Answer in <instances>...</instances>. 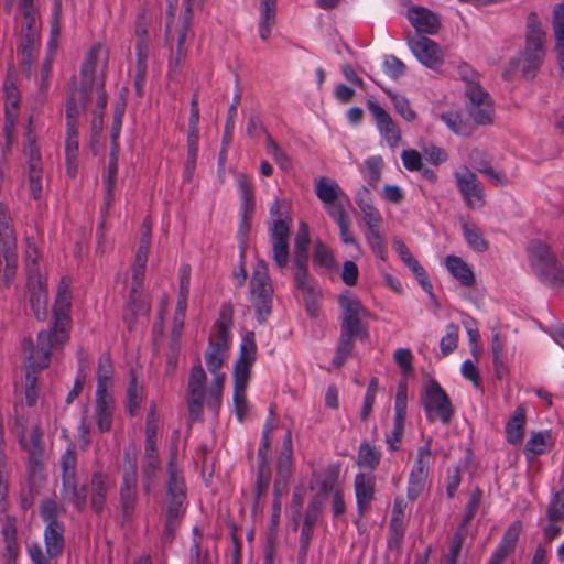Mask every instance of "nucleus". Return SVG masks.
Listing matches in <instances>:
<instances>
[{"label": "nucleus", "instance_id": "nucleus-62", "mask_svg": "<svg viewBox=\"0 0 564 564\" xmlns=\"http://www.w3.org/2000/svg\"><path fill=\"white\" fill-rule=\"evenodd\" d=\"M405 533L404 521L399 518H391L389 524V540L388 545L390 549L399 547Z\"/></svg>", "mask_w": 564, "mask_h": 564}, {"label": "nucleus", "instance_id": "nucleus-51", "mask_svg": "<svg viewBox=\"0 0 564 564\" xmlns=\"http://www.w3.org/2000/svg\"><path fill=\"white\" fill-rule=\"evenodd\" d=\"M406 413L394 412L392 431L386 436V442L390 451H397L404 433V422Z\"/></svg>", "mask_w": 564, "mask_h": 564}, {"label": "nucleus", "instance_id": "nucleus-20", "mask_svg": "<svg viewBox=\"0 0 564 564\" xmlns=\"http://www.w3.org/2000/svg\"><path fill=\"white\" fill-rule=\"evenodd\" d=\"M28 279V289L30 293V304L37 319H45L47 316V289L46 279L37 276L35 271Z\"/></svg>", "mask_w": 564, "mask_h": 564}, {"label": "nucleus", "instance_id": "nucleus-8", "mask_svg": "<svg viewBox=\"0 0 564 564\" xmlns=\"http://www.w3.org/2000/svg\"><path fill=\"white\" fill-rule=\"evenodd\" d=\"M257 345L254 334L248 333L241 341L238 359L234 369V403L237 417L243 420L247 412L246 388L251 368L256 361Z\"/></svg>", "mask_w": 564, "mask_h": 564}, {"label": "nucleus", "instance_id": "nucleus-32", "mask_svg": "<svg viewBox=\"0 0 564 564\" xmlns=\"http://www.w3.org/2000/svg\"><path fill=\"white\" fill-rule=\"evenodd\" d=\"M113 402L109 394H96V422L100 432H109L112 426Z\"/></svg>", "mask_w": 564, "mask_h": 564}, {"label": "nucleus", "instance_id": "nucleus-64", "mask_svg": "<svg viewBox=\"0 0 564 564\" xmlns=\"http://www.w3.org/2000/svg\"><path fill=\"white\" fill-rule=\"evenodd\" d=\"M127 308L133 316L145 314L150 310L149 304L142 300L141 292L137 288H131Z\"/></svg>", "mask_w": 564, "mask_h": 564}, {"label": "nucleus", "instance_id": "nucleus-31", "mask_svg": "<svg viewBox=\"0 0 564 564\" xmlns=\"http://www.w3.org/2000/svg\"><path fill=\"white\" fill-rule=\"evenodd\" d=\"M445 267L462 285L471 286L475 284V274L462 258L457 256H447L445 258Z\"/></svg>", "mask_w": 564, "mask_h": 564}, {"label": "nucleus", "instance_id": "nucleus-59", "mask_svg": "<svg viewBox=\"0 0 564 564\" xmlns=\"http://www.w3.org/2000/svg\"><path fill=\"white\" fill-rule=\"evenodd\" d=\"M62 480L77 477V455L73 448H67L61 460Z\"/></svg>", "mask_w": 564, "mask_h": 564}, {"label": "nucleus", "instance_id": "nucleus-13", "mask_svg": "<svg viewBox=\"0 0 564 564\" xmlns=\"http://www.w3.org/2000/svg\"><path fill=\"white\" fill-rule=\"evenodd\" d=\"M189 14H185L181 25L172 28L166 24V44L171 48L169 58V76L175 78L183 67L187 57V46L185 45L191 26Z\"/></svg>", "mask_w": 564, "mask_h": 564}, {"label": "nucleus", "instance_id": "nucleus-14", "mask_svg": "<svg viewBox=\"0 0 564 564\" xmlns=\"http://www.w3.org/2000/svg\"><path fill=\"white\" fill-rule=\"evenodd\" d=\"M466 108L475 123L491 124L495 118V107L489 94L477 83L468 82L465 88Z\"/></svg>", "mask_w": 564, "mask_h": 564}, {"label": "nucleus", "instance_id": "nucleus-61", "mask_svg": "<svg viewBox=\"0 0 564 564\" xmlns=\"http://www.w3.org/2000/svg\"><path fill=\"white\" fill-rule=\"evenodd\" d=\"M270 482H271V469L259 467L256 486H254L256 505H258L260 502V499L267 495Z\"/></svg>", "mask_w": 564, "mask_h": 564}, {"label": "nucleus", "instance_id": "nucleus-50", "mask_svg": "<svg viewBox=\"0 0 564 564\" xmlns=\"http://www.w3.org/2000/svg\"><path fill=\"white\" fill-rule=\"evenodd\" d=\"M20 11L24 18V26L22 32H40V23L37 21V12L33 0H21Z\"/></svg>", "mask_w": 564, "mask_h": 564}, {"label": "nucleus", "instance_id": "nucleus-26", "mask_svg": "<svg viewBox=\"0 0 564 564\" xmlns=\"http://www.w3.org/2000/svg\"><path fill=\"white\" fill-rule=\"evenodd\" d=\"M62 499L72 503L78 511H84L87 502V489L78 485V478H68L62 480Z\"/></svg>", "mask_w": 564, "mask_h": 564}, {"label": "nucleus", "instance_id": "nucleus-2", "mask_svg": "<svg viewBox=\"0 0 564 564\" xmlns=\"http://www.w3.org/2000/svg\"><path fill=\"white\" fill-rule=\"evenodd\" d=\"M70 280L63 276L57 288V294L53 307V327L48 330L40 332L36 346L32 339L23 340V351L26 359L28 372L25 376V388L36 389L37 378L35 373L48 367L52 349L64 345L69 339L72 306Z\"/></svg>", "mask_w": 564, "mask_h": 564}, {"label": "nucleus", "instance_id": "nucleus-18", "mask_svg": "<svg viewBox=\"0 0 564 564\" xmlns=\"http://www.w3.org/2000/svg\"><path fill=\"white\" fill-rule=\"evenodd\" d=\"M314 187L317 198L323 203L328 215L329 210L333 208H336L337 206H344L341 199L348 200L347 195L338 185V183L326 176H321L317 178L315 181Z\"/></svg>", "mask_w": 564, "mask_h": 564}, {"label": "nucleus", "instance_id": "nucleus-21", "mask_svg": "<svg viewBox=\"0 0 564 564\" xmlns=\"http://www.w3.org/2000/svg\"><path fill=\"white\" fill-rule=\"evenodd\" d=\"M111 484L109 477L104 471H94L89 482V501L91 509L100 514L106 507L108 492Z\"/></svg>", "mask_w": 564, "mask_h": 564}, {"label": "nucleus", "instance_id": "nucleus-33", "mask_svg": "<svg viewBox=\"0 0 564 564\" xmlns=\"http://www.w3.org/2000/svg\"><path fill=\"white\" fill-rule=\"evenodd\" d=\"M553 30L555 36V51L562 73H564V4H556L553 11Z\"/></svg>", "mask_w": 564, "mask_h": 564}, {"label": "nucleus", "instance_id": "nucleus-44", "mask_svg": "<svg viewBox=\"0 0 564 564\" xmlns=\"http://www.w3.org/2000/svg\"><path fill=\"white\" fill-rule=\"evenodd\" d=\"M464 238L467 245L478 252H485L488 249V242L485 240L480 229L474 224L464 223L462 225Z\"/></svg>", "mask_w": 564, "mask_h": 564}, {"label": "nucleus", "instance_id": "nucleus-60", "mask_svg": "<svg viewBox=\"0 0 564 564\" xmlns=\"http://www.w3.org/2000/svg\"><path fill=\"white\" fill-rule=\"evenodd\" d=\"M459 328L451 323L446 326V334L442 337L440 347L444 356L452 354L457 348Z\"/></svg>", "mask_w": 564, "mask_h": 564}, {"label": "nucleus", "instance_id": "nucleus-38", "mask_svg": "<svg viewBox=\"0 0 564 564\" xmlns=\"http://www.w3.org/2000/svg\"><path fill=\"white\" fill-rule=\"evenodd\" d=\"M128 411L130 415H137L143 400V387L138 382L135 370L130 371V381L127 390Z\"/></svg>", "mask_w": 564, "mask_h": 564}, {"label": "nucleus", "instance_id": "nucleus-28", "mask_svg": "<svg viewBox=\"0 0 564 564\" xmlns=\"http://www.w3.org/2000/svg\"><path fill=\"white\" fill-rule=\"evenodd\" d=\"M278 0H260L259 35L265 41L276 23Z\"/></svg>", "mask_w": 564, "mask_h": 564}, {"label": "nucleus", "instance_id": "nucleus-37", "mask_svg": "<svg viewBox=\"0 0 564 564\" xmlns=\"http://www.w3.org/2000/svg\"><path fill=\"white\" fill-rule=\"evenodd\" d=\"M525 412L522 408H518L506 425L507 440L511 444L522 441L524 434Z\"/></svg>", "mask_w": 564, "mask_h": 564}, {"label": "nucleus", "instance_id": "nucleus-7", "mask_svg": "<svg viewBox=\"0 0 564 564\" xmlns=\"http://www.w3.org/2000/svg\"><path fill=\"white\" fill-rule=\"evenodd\" d=\"M271 223L269 238L272 258L278 269L284 270L289 263L290 207L285 200L275 198L270 207Z\"/></svg>", "mask_w": 564, "mask_h": 564}, {"label": "nucleus", "instance_id": "nucleus-30", "mask_svg": "<svg viewBox=\"0 0 564 564\" xmlns=\"http://www.w3.org/2000/svg\"><path fill=\"white\" fill-rule=\"evenodd\" d=\"M166 488L169 498L186 499V485L174 456L171 457L167 464Z\"/></svg>", "mask_w": 564, "mask_h": 564}, {"label": "nucleus", "instance_id": "nucleus-25", "mask_svg": "<svg viewBox=\"0 0 564 564\" xmlns=\"http://www.w3.org/2000/svg\"><path fill=\"white\" fill-rule=\"evenodd\" d=\"M28 175L32 196L39 199L42 193L43 166L35 142H31L29 145Z\"/></svg>", "mask_w": 564, "mask_h": 564}, {"label": "nucleus", "instance_id": "nucleus-4", "mask_svg": "<svg viewBox=\"0 0 564 564\" xmlns=\"http://www.w3.org/2000/svg\"><path fill=\"white\" fill-rule=\"evenodd\" d=\"M339 304L343 308L340 338L333 360L337 368L341 367L351 354L355 339L368 337L366 328L361 325V318L367 315V311L360 301L351 292L346 291L340 295Z\"/></svg>", "mask_w": 564, "mask_h": 564}, {"label": "nucleus", "instance_id": "nucleus-1", "mask_svg": "<svg viewBox=\"0 0 564 564\" xmlns=\"http://www.w3.org/2000/svg\"><path fill=\"white\" fill-rule=\"evenodd\" d=\"M231 322L220 318L215 323L214 333L209 338L206 351V365L213 375L212 386L206 391L207 376L200 364L191 369L187 383V408L191 420L197 421L202 417L203 406L206 402L212 410H217L221 402L226 375L220 371L226 352L229 347V329Z\"/></svg>", "mask_w": 564, "mask_h": 564}, {"label": "nucleus", "instance_id": "nucleus-10", "mask_svg": "<svg viewBox=\"0 0 564 564\" xmlns=\"http://www.w3.org/2000/svg\"><path fill=\"white\" fill-rule=\"evenodd\" d=\"M421 404L427 421L431 423L440 421L442 424L446 425L454 416L452 401L435 379L431 378L424 382Z\"/></svg>", "mask_w": 564, "mask_h": 564}, {"label": "nucleus", "instance_id": "nucleus-40", "mask_svg": "<svg viewBox=\"0 0 564 564\" xmlns=\"http://www.w3.org/2000/svg\"><path fill=\"white\" fill-rule=\"evenodd\" d=\"M308 262H302V260L293 261L294 268V283L297 290L302 294H313L315 289H318L316 284L308 276Z\"/></svg>", "mask_w": 564, "mask_h": 564}, {"label": "nucleus", "instance_id": "nucleus-43", "mask_svg": "<svg viewBox=\"0 0 564 564\" xmlns=\"http://www.w3.org/2000/svg\"><path fill=\"white\" fill-rule=\"evenodd\" d=\"M381 460V453L367 442L360 444L358 451V465L375 470Z\"/></svg>", "mask_w": 564, "mask_h": 564}, {"label": "nucleus", "instance_id": "nucleus-11", "mask_svg": "<svg viewBox=\"0 0 564 564\" xmlns=\"http://www.w3.org/2000/svg\"><path fill=\"white\" fill-rule=\"evenodd\" d=\"M138 492V464L135 456L126 455L122 478L119 487L118 506L124 522H130L137 512Z\"/></svg>", "mask_w": 564, "mask_h": 564}, {"label": "nucleus", "instance_id": "nucleus-5", "mask_svg": "<svg viewBox=\"0 0 564 564\" xmlns=\"http://www.w3.org/2000/svg\"><path fill=\"white\" fill-rule=\"evenodd\" d=\"M545 42L546 34L538 20V15L531 12L527 22L524 48L519 57L510 61V67L519 69L525 79H533L546 55Z\"/></svg>", "mask_w": 564, "mask_h": 564}, {"label": "nucleus", "instance_id": "nucleus-52", "mask_svg": "<svg viewBox=\"0 0 564 564\" xmlns=\"http://www.w3.org/2000/svg\"><path fill=\"white\" fill-rule=\"evenodd\" d=\"M365 238L373 254L381 260H386L387 246L380 228L366 230Z\"/></svg>", "mask_w": 564, "mask_h": 564}, {"label": "nucleus", "instance_id": "nucleus-17", "mask_svg": "<svg viewBox=\"0 0 564 564\" xmlns=\"http://www.w3.org/2000/svg\"><path fill=\"white\" fill-rule=\"evenodd\" d=\"M367 108L372 115L381 137L391 148H395L401 140V131L391 116L375 100H367Z\"/></svg>", "mask_w": 564, "mask_h": 564}, {"label": "nucleus", "instance_id": "nucleus-49", "mask_svg": "<svg viewBox=\"0 0 564 564\" xmlns=\"http://www.w3.org/2000/svg\"><path fill=\"white\" fill-rule=\"evenodd\" d=\"M292 468V437L289 431L285 436L283 449L278 460V476L280 478H288Z\"/></svg>", "mask_w": 564, "mask_h": 564}, {"label": "nucleus", "instance_id": "nucleus-47", "mask_svg": "<svg viewBox=\"0 0 564 564\" xmlns=\"http://www.w3.org/2000/svg\"><path fill=\"white\" fill-rule=\"evenodd\" d=\"M441 120L452 130L459 135H470L473 127L470 123L462 119V116L456 111H447L441 115Z\"/></svg>", "mask_w": 564, "mask_h": 564}, {"label": "nucleus", "instance_id": "nucleus-27", "mask_svg": "<svg viewBox=\"0 0 564 564\" xmlns=\"http://www.w3.org/2000/svg\"><path fill=\"white\" fill-rule=\"evenodd\" d=\"M6 90V123H4V132L7 134V148H9L11 142V133L14 128V121L17 118V108L19 105V93L13 83L6 82L4 84Z\"/></svg>", "mask_w": 564, "mask_h": 564}, {"label": "nucleus", "instance_id": "nucleus-45", "mask_svg": "<svg viewBox=\"0 0 564 564\" xmlns=\"http://www.w3.org/2000/svg\"><path fill=\"white\" fill-rule=\"evenodd\" d=\"M25 243L26 247L24 250V262L26 267L28 279H31V275H33L32 271H35L37 276H43L39 264L40 252L35 239L28 237L25 239Z\"/></svg>", "mask_w": 564, "mask_h": 564}, {"label": "nucleus", "instance_id": "nucleus-15", "mask_svg": "<svg viewBox=\"0 0 564 564\" xmlns=\"http://www.w3.org/2000/svg\"><path fill=\"white\" fill-rule=\"evenodd\" d=\"M455 178L463 200L469 208L475 209L485 206V189L474 172L464 167L455 173Z\"/></svg>", "mask_w": 564, "mask_h": 564}, {"label": "nucleus", "instance_id": "nucleus-54", "mask_svg": "<svg viewBox=\"0 0 564 564\" xmlns=\"http://www.w3.org/2000/svg\"><path fill=\"white\" fill-rule=\"evenodd\" d=\"M134 34L137 37L135 56H139V52L142 51L144 57H149L150 46L147 37L148 26L143 15H139L137 19Z\"/></svg>", "mask_w": 564, "mask_h": 564}, {"label": "nucleus", "instance_id": "nucleus-42", "mask_svg": "<svg viewBox=\"0 0 564 564\" xmlns=\"http://www.w3.org/2000/svg\"><path fill=\"white\" fill-rule=\"evenodd\" d=\"M308 243H310V229L308 225L301 223L294 241V259L293 261L302 260L308 262Z\"/></svg>", "mask_w": 564, "mask_h": 564}, {"label": "nucleus", "instance_id": "nucleus-22", "mask_svg": "<svg viewBox=\"0 0 564 564\" xmlns=\"http://www.w3.org/2000/svg\"><path fill=\"white\" fill-rule=\"evenodd\" d=\"M86 90H74L66 104V138L78 139L77 118L86 110Z\"/></svg>", "mask_w": 564, "mask_h": 564}, {"label": "nucleus", "instance_id": "nucleus-23", "mask_svg": "<svg viewBox=\"0 0 564 564\" xmlns=\"http://www.w3.org/2000/svg\"><path fill=\"white\" fill-rule=\"evenodd\" d=\"M522 531L520 521H514L505 531L500 543L492 553L488 564H503L505 560L513 553L517 542Z\"/></svg>", "mask_w": 564, "mask_h": 564}, {"label": "nucleus", "instance_id": "nucleus-63", "mask_svg": "<svg viewBox=\"0 0 564 564\" xmlns=\"http://www.w3.org/2000/svg\"><path fill=\"white\" fill-rule=\"evenodd\" d=\"M414 274L421 286L429 293L432 292V284L429 280V275L425 269L420 264V262L412 257L411 259L403 262Z\"/></svg>", "mask_w": 564, "mask_h": 564}, {"label": "nucleus", "instance_id": "nucleus-34", "mask_svg": "<svg viewBox=\"0 0 564 564\" xmlns=\"http://www.w3.org/2000/svg\"><path fill=\"white\" fill-rule=\"evenodd\" d=\"M113 365L109 352H104L98 360L97 368V389L96 394H108V389L112 386Z\"/></svg>", "mask_w": 564, "mask_h": 564}, {"label": "nucleus", "instance_id": "nucleus-57", "mask_svg": "<svg viewBox=\"0 0 564 564\" xmlns=\"http://www.w3.org/2000/svg\"><path fill=\"white\" fill-rule=\"evenodd\" d=\"M148 58L144 57V54L139 52V56H137V63H135V74L133 78V86L135 94L139 97H142L144 94V83H145V76H147V69H148Z\"/></svg>", "mask_w": 564, "mask_h": 564}, {"label": "nucleus", "instance_id": "nucleus-39", "mask_svg": "<svg viewBox=\"0 0 564 564\" xmlns=\"http://www.w3.org/2000/svg\"><path fill=\"white\" fill-rule=\"evenodd\" d=\"M160 470V458H144L142 464V489L145 495H150L158 480V471Z\"/></svg>", "mask_w": 564, "mask_h": 564}, {"label": "nucleus", "instance_id": "nucleus-29", "mask_svg": "<svg viewBox=\"0 0 564 564\" xmlns=\"http://www.w3.org/2000/svg\"><path fill=\"white\" fill-rule=\"evenodd\" d=\"M21 446L29 453V463L34 468L40 466L43 458L42 434L37 426L31 429L28 436L20 441Z\"/></svg>", "mask_w": 564, "mask_h": 564}, {"label": "nucleus", "instance_id": "nucleus-41", "mask_svg": "<svg viewBox=\"0 0 564 564\" xmlns=\"http://www.w3.org/2000/svg\"><path fill=\"white\" fill-rule=\"evenodd\" d=\"M329 217L338 225L341 241L345 245H357V241L351 234L349 227L350 221L344 206H337L329 210Z\"/></svg>", "mask_w": 564, "mask_h": 564}, {"label": "nucleus", "instance_id": "nucleus-56", "mask_svg": "<svg viewBox=\"0 0 564 564\" xmlns=\"http://www.w3.org/2000/svg\"><path fill=\"white\" fill-rule=\"evenodd\" d=\"M431 443L432 438H429L426 444L417 449V456L411 473L417 474V476L429 474V464L432 456Z\"/></svg>", "mask_w": 564, "mask_h": 564}, {"label": "nucleus", "instance_id": "nucleus-35", "mask_svg": "<svg viewBox=\"0 0 564 564\" xmlns=\"http://www.w3.org/2000/svg\"><path fill=\"white\" fill-rule=\"evenodd\" d=\"M185 500L186 499H173L170 498L169 506L166 510V523L164 529V539L166 541H172L174 530L176 529L181 517L185 510Z\"/></svg>", "mask_w": 564, "mask_h": 564}, {"label": "nucleus", "instance_id": "nucleus-48", "mask_svg": "<svg viewBox=\"0 0 564 564\" xmlns=\"http://www.w3.org/2000/svg\"><path fill=\"white\" fill-rule=\"evenodd\" d=\"M241 94L237 93L234 96L232 102L228 109V117L225 124L224 135H223V150L221 154L226 153V148L229 145V143L232 140V131L235 128V120L237 117V108L240 104Z\"/></svg>", "mask_w": 564, "mask_h": 564}, {"label": "nucleus", "instance_id": "nucleus-53", "mask_svg": "<svg viewBox=\"0 0 564 564\" xmlns=\"http://www.w3.org/2000/svg\"><path fill=\"white\" fill-rule=\"evenodd\" d=\"M395 111L406 121L412 122L416 118V112L411 108L410 101L406 97L387 90Z\"/></svg>", "mask_w": 564, "mask_h": 564}, {"label": "nucleus", "instance_id": "nucleus-6", "mask_svg": "<svg viewBox=\"0 0 564 564\" xmlns=\"http://www.w3.org/2000/svg\"><path fill=\"white\" fill-rule=\"evenodd\" d=\"M527 252L530 267L542 283L553 289L564 286V268L550 245L534 239L529 242Z\"/></svg>", "mask_w": 564, "mask_h": 564}, {"label": "nucleus", "instance_id": "nucleus-3", "mask_svg": "<svg viewBox=\"0 0 564 564\" xmlns=\"http://www.w3.org/2000/svg\"><path fill=\"white\" fill-rule=\"evenodd\" d=\"M40 517L45 523L44 545L45 552L39 544L29 547V555L33 564H56L55 560L63 553L65 546V527L58 521L63 508L54 499H44L39 508Z\"/></svg>", "mask_w": 564, "mask_h": 564}, {"label": "nucleus", "instance_id": "nucleus-19", "mask_svg": "<svg viewBox=\"0 0 564 564\" xmlns=\"http://www.w3.org/2000/svg\"><path fill=\"white\" fill-rule=\"evenodd\" d=\"M408 20L415 31L421 34H436L441 28V21L436 13L427 8L413 6L408 10Z\"/></svg>", "mask_w": 564, "mask_h": 564}, {"label": "nucleus", "instance_id": "nucleus-55", "mask_svg": "<svg viewBox=\"0 0 564 564\" xmlns=\"http://www.w3.org/2000/svg\"><path fill=\"white\" fill-rule=\"evenodd\" d=\"M551 434L549 432H535L532 433L531 437L525 444L527 455H541L543 454L549 445Z\"/></svg>", "mask_w": 564, "mask_h": 564}, {"label": "nucleus", "instance_id": "nucleus-12", "mask_svg": "<svg viewBox=\"0 0 564 564\" xmlns=\"http://www.w3.org/2000/svg\"><path fill=\"white\" fill-rule=\"evenodd\" d=\"M251 303L256 310L257 318L264 323L271 314L273 286L269 275L268 263L258 261L250 283Z\"/></svg>", "mask_w": 564, "mask_h": 564}, {"label": "nucleus", "instance_id": "nucleus-46", "mask_svg": "<svg viewBox=\"0 0 564 564\" xmlns=\"http://www.w3.org/2000/svg\"><path fill=\"white\" fill-rule=\"evenodd\" d=\"M237 185L242 200L241 208L247 212L254 210V189L250 177L246 174H238Z\"/></svg>", "mask_w": 564, "mask_h": 564}, {"label": "nucleus", "instance_id": "nucleus-9", "mask_svg": "<svg viewBox=\"0 0 564 564\" xmlns=\"http://www.w3.org/2000/svg\"><path fill=\"white\" fill-rule=\"evenodd\" d=\"M17 237L12 218L6 205L0 203V285H9L17 270Z\"/></svg>", "mask_w": 564, "mask_h": 564}, {"label": "nucleus", "instance_id": "nucleus-24", "mask_svg": "<svg viewBox=\"0 0 564 564\" xmlns=\"http://www.w3.org/2000/svg\"><path fill=\"white\" fill-rule=\"evenodd\" d=\"M354 486L358 512L364 514L375 499L376 478L371 474L358 473Z\"/></svg>", "mask_w": 564, "mask_h": 564}, {"label": "nucleus", "instance_id": "nucleus-16", "mask_svg": "<svg viewBox=\"0 0 564 564\" xmlns=\"http://www.w3.org/2000/svg\"><path fill=\"white\" fill-rule=\"evenodd\" d=\"M408 44L416 58L426 67L436 68L443 64L442 50L433 40L416 35L410 39Z\"/></svg>", "mask_w": 564, "mask_h": 564}, {"label": "nucleus", "instance_id": "nucleus-36", "mask_svg": "<svg viewBox=\"0 0 564 564\" xmlns=\"http://www.w3.org/2000/svg\"><path fill=\"white\" fill-rule=\"evenodd\" d=\"M119 151L116 149L110 150L109 154V163H108V172L107 176L105 178V186H106V205L109 207L113 203L115 198V187L117 183V174H118V159H119Z\"/></svg>", "mask_w": 564, "mask_h": 564}, {"label": "nucleus", "instance_id": "nucleus-58", "mask_svg": "<svg viewBox=\"0 0 564 564\" xmlns=\"http://www.w3.org/2000/svg\"><path fill=\"white\" fill-rule=\"evenodd\" d=\"M547 520L558 522L564 520V489L556 491L552 497L547 510Z\"/></svg>", "mask_w": 564, "mask_h": 564}]
</instances>
